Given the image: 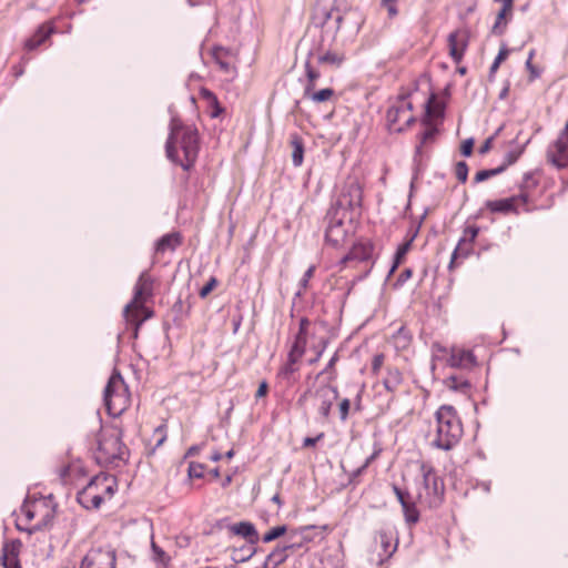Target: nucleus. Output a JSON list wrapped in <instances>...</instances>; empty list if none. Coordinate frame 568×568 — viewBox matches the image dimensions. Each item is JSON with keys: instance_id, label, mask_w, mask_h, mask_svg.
Instances as JSON below:
<instances>
[{"instance_id": "nucleus-1", "label": "nucleus", "mask_w": 568, "mask_h": 568, "mask_svg": "<svg viewBox=\"0 0 568 568\" xmlns=\"http://www.w3.org/2000/svg\"><path fill=\"white\" fill-rule=\"evenodd\" d=\"M129 458V449L122 442V430L118 427L103 428L98 436L95 460L102 466H115L125 464Z\"/></svg>"}, {"instance_id": "nucleus-2", "label": "nucleus", "mask_w": 568, "mask_h": 568, "mask_svg": "<svg viewBox=\"0 0 568 568\" xmlns=\"http://www.w3.org/2000/svg\"><path fill=\"white\" fill-rule=\"evenodd\" d=\"M437 428L433 445L443 450H450L462 438L463 425L457 410L452 405H442L435 414Z\"/></svg>"}, {"instance_id": "nucleus-3", "label": "nucleus", "mask_w": 568, "mask_h": 568, "mask_svg": "<svg viewBox=\"0 0 568 568\" xmlns=\"http://www.w3.org/2000/svg\"><path fill=\"white\" fill-rule=\"evenodd\" d=\"M103 400L110 416H120L130 406L129 387L121 373L114 369L103 392Z\"/></svg>"}, {"instance_id": "nucleus-4", "label": "nucleus", "mask_w": 568, "mask_h": 568, "mask_svg": "<svg viewBox=\"0 0 568 568\" xmlns=\"http://www.w3.org/2000/svg\"><path fill=\"white\" fill-rule=\"evenodd\" d=\"M409 92L400 93L386 113V122L390 132L402 133L406 131L416 119L412 114L413 104L408 101Z\"/></svg>"}, {"instance_id": "nucleus-5", "label": "nucleus", "mask_w": 568, "mask_h": 568, "mask_svg": "<svg viewBox=\"0 0 568 568\" xmlns=\"http://www.w3.org/2000/svg\"><path fill=\"white\" fill-rule=\"evenodd\" d=\"M420 474L423 477L422 486L424 491H418L417 499H424L429 507L439 505L445 490L442 478L429 463H422Z\"/></svg>"}, {"instance_id": "nucleus-6", "label": "nucleus", "mask_w": 568, "mask_h": 568, "mask_svg": "<svg viewBox=\"0 0 568 568\" xmlns=\"http://www.w3.org/2000/svg\"><path fill=\"white\" fill-rule=\"evenodd\" d=\"M338 389L336 386H332L331 384L320 385L314 392L311 389L305 390L297 399L296 404L302 407L306 403L308 396H312L314 399V407L320 415V417L327 422L331 416V409L333 404L338 398Z\"/></svg>"}, {"instance_id": "nucleus-7", "label": "nucleus", "mask_w": 568, "mask_h": 568, "mask_svg": "<svg viewBox=\"0 0 568 568\" xmlns=\"http://www.w3.org/2000/svg\"><path fill=\"white\" fill-rule=\"evenodd\" d=\"M314 528L313 526H305L296 531H293L290 536L291 539L300 537V540H292L285 542L282 546L274 548L265 558L262 568H276L283 564L295 550L303 546L304 540H310L306 532Z\"/></svg>"}, {"instance_id": "nucleus-8", "label": "nucleus", "mask_w": 568, "mask_h": 568, "mask_svg": "<svg viewBox=\"0 0 568 568\" xmlns=\"http://www.w3.org/2000/svg\"><path fill=\"white\" fill-rule=\"evenodd\" d=\"M346 213L331 206L324 217L325 242L333 247L342 245L348 234L345 226Z\"/></svg>"}, {"instance_id": "nucleus-9", "label": "nucleus", "mask_w": 568, "mask_h": 568, "mask_svg": "<svg viewBox=\"0 0 568 568\" xmlns=\"http://www.w3.org/2000/svg\"><path fill=\"white\" fill-rule=\"evenodd\" d=\"M178 142L184 153V161H181L176 155V161L173 162L181 165L184 171H189L194 165L199 153V133L196 128H185L184 132L180 134Z\"/></svg>"}, {"instance_id": "nucleus-10", "label": "nucleus", "mask_w": 568, "mask_h": 568, "mask_svg": "<svg viewBox=\"0 0 568 568\" xmlns=\"http://www.w3.org/2000/svg\"><path fill=\"white\" fill-rule=\"evenodd\" d=\"M153 280L146 272H142L134 285L133 300L124 307V316L128 321H133L134 313L138 312L142 304L152 296Z\"/></svg>"}, {"instance_id": "nucleus-11", "label": "nucleus", "mask_w": 568, "mask_h": 568, "mask_svg": "<svg viewBox=\"0 0 568 568\" xmlns=\"http://www.w3.org/2000/svg\"><path fill=\"white\" fill-rule=\"evenodd\" d=\"M80 568H116L115 550L110 546L92 548L83 557Z\"/></svg>"}, {"instance_id": "nucleus-12", "label": "nucleus", "mask_w": 568, "mask_h": 568, "mask_svg": "<svg viewBox=\"0 0 568 568\" xmlns=\"http://www.w3.org/2000/svg\"><path fill=\"white\" fill-rule=\"evenodd\" d=\"M362 199V187L358 183L352 182L342 191L335 203L331 206L346 213L347 211L361 207Z\"/></svg>"}, {"instance_id": "nucleus-13", "label": "nucleus", "mask_w": 568, "mask_h": 568, "mask_svg": "<svg viewBox=\"0 0 568 568\" xmlns=\"http://www.w3.org/2000/svg\"><path fill=\"white\" fill-rule=\"evenodd\" d=\"M449 55L455 63H459L469 43V31L466 29L455 30L447 38Z\"/></svg>"}, {"instance_id": "nucleus-14", "label": "nucleus", "mask_w": 568, "mask_h": 568, "mask_svg": "<svg viewBox=\"0 0 568 568\" xmlns=\"http://www.w3.org/2000/svg\"><path fill=\"white\" fill-rule=\"evenodd\" d=\"M374 244L369 240L356 242L351 251L341 258L338 265L342 271L351 262H365L373 257Z\"/></svg>"}, {"instance_id": "nucleus-15", "label": "nucleus", "mask_w": 568, "mask_h": 568, "mask_svg": "<svg viewBox=\"0 0 568 568\" xmlns=\"http://www.w3.org/2000/svg\"><path fill=\"white\" fill-rule=\"evenodd\" d=\"M478 233H479V227L476 225L467 226L464 230L463 236L460 237L457 246L455 247V250L452 254V260L449 263L450 268L453 267L455 260L458 256H463V257L468 256V254L471 251V245H473L475 239L477 237Z\"/></svg>"}, {"instance_id": "nucleus-16", "label": "nucleus", "mask_w": 568, "mask_h": 568, "mask_svg": "<svg viewBox=\"0 0 568 568\" xmlns=\"http://www.w3.org/2000/svg\"><path fill=\"white\" fill-rule=\"evenodd\" d=\"M189 125H184L178 118H172L170 122V133L165 143V153L169 160L176 161V146L180 134L184 132V129Z\"/></svg>"}, {"instance_id": "nucleus-17", "label": "nucleus", "mask_w": 568, "mask_h": 568, "mask_svg": "<svg viewBox=\"0 0 568 568\" xmlns=\"http://www.w3.org/2000/svg\"><path fill=\"white\" fill-rule=\"evenodd\" d=\"M343 12L345 13H348L351 16L354 17V29L356 32H359L362 26L364 24V17L363 14L359 12L358 9H348V10H345V11H339L337 12L338 14L335 17V26L334 28L331 27V32H329V36H328V47H333V43L335 42V39H336V34L337 32L339 31L341 27H342V23L344 21V14Z\"/></svg>"}, {"instance_id": "nucleus-18", "label": "nucleus", "mask_w": 568, "mask_h": 568, "mask_svg": "<svg viewBox=\"0 0 568 568\" xmlns=\"http://www.w3.org/2000/svg\"><path fill=\"white\" fill-rule=\"evenodd\" d=\"M21 546L19 539L3 544L1 560L4 568H22L18 558Z\"/></svg>"}, {"instance_id": "nucleus-19", "label": "nucleus", "mask_w": 568, "mask_h": 568, "mask_svg": "<svg viewBox=\"0 0 568 568\" xmlns=\"http://www.w3.org/2000/svg\"><path fill=\"white\" fill-rule=\"evenodd\" d=\"M310 325V321L306 317H302L300 320V327L298 332L295 336L294 343L288 352V354L303 357L306 351V344H307V328Z\"/></svg>"}, {"instance_id": "nucleus-20", "label": "nucleus", "mask_w": 568, "mask_h": 568, "mask_svg": "<svg viewBox=\"0 0 568 568\" xmlns=\"http://www.w3.org/2000/svg\"><path fill=\"white\" fill-rule=\"evenodd\" d=\"M448 364L457 368H471L477 365L476 356L469 349H453Z\"/></svg>"}, {"instance_id": "nucleus-21", "label": "nucleus", "mask_w": 568, "mask_h": 568, "mask_svg": "<svg viewBox=\"0 0 568 568\" xmlns=\"http://www.w3.org/2000/svg\"><path fill=\"white\" fill-rule=\"evenodd\" d=\"M341 8L338 6V0H335L332 8L329 10L324 9L322 12V17L318 22H315L316 27L321 28V40H320V49H324L326 45V41L328 39L331 27L328 26L329 20L333 17L334 12H339Z\"/></svg>"}, {"instance_id": "nucleus-22", "label": "nucleus", "mask_w": 568, "mask_h": 568, "mask_svg": "<svg viewBox=\"0 0 568 568\" xmlns=\"http://www.w3.org/2000/svg\"><path fill=\"white\" fill-rule=\"evenodd\" d=\"M313 51L322 52V53H318V55H317V61L321 64H329V65L339 68L343 64V62L345 61L344 53L333 51L332 47H328V40L326 41V45L323 50L320 49V43H318L316 49H314Z\"/></svg>"}, {"instance_id": "nucleus-23", "label": "nucleus", "mask_w": 568, "mask_h": 568, "mask_svg": "<svg viewBox=\"0 0 568 568\" xmlns=\"http://www.w3.org/2000/svg\"><path fill=\"white\" fill-rule=\"evenodd\" d=\"M100 477L92 478L89 484L78 493L77 499L79 503H85V498L90 497V508L98 509L103 503V497L99 494H94L93 489L97 487L100 481Z\"/></svg>"}, {"instance_id": "nucleus-24", "label": "nucleus", "mask_w": 568, "mask_h": 568, "mask_svg": "<svg viewBox=\"0 0 568 568\" xmlns=\"http://www.w3.org/2000/svg\"><path fill=\"white\" fill-rule=\"evenodd\" d=\"M230 530L233 534L245 538L247 540L248 545L255 546L258 542L260 537H258L257 530H256L255 526L250 521H240V523L233 524L230 527Z\"/></svg>"}, {"instance_id": "nucleus-25", "label": "nucleus", "mask_w": 568, "mask_h": 568, "mask_svg": "<svg viewBox=\"0 0 568 568\" xmlns=\"http://www.w3.org/2000/svg\"><path fill=\"white\" fill-rule=\"evenodd\" d=\"M517 197H507L501 200H487L485 202V207L488 209L491 213H517L516 207Z\"/></svg>"}, {"instance_id": "nucleus-26", "label": "nucleus", "mask_w": 568, "mask_h": 568, "mask_svg": "<svg viewBox=\"0 0 568 568\" xmlns=\"http://www.w3.org/2000/svg\"><path fill=\"white\" fill-rule=\"evenodd\" d=\"M182 244V236L179 232L168 233L161 236L155 244V252L163 254L168 251H175Z\"/></svg>"}, {"instance_id": "nucleus-27", "label": "nucleus", "mask_w": 568, "mask_h": 568, "mask_svg": "<svg viewBox=\"0 0 568 568\" xmlns=\"http://www.w3.org/2000/svg\"><path fill=\"white\" fill-rule=\"evenodd\" d=\"M54 32V27L51 23H43L38 27L37 31L32 37H30L26 42V48L28 50H34L39 45H41L52 33Z\"/></svg>"}, {"instance_id": "nucleus-28", "label": "nucleus", "mask_w": 568, "mask_h": 568, "mask_svg": "<svg viewBox=\"0 0 568 568\" xmlns=\"http://www.w3.org/2000/svg\"><path fill=\"white\" fill-rule=\"evenodd\" d=\"M301 357L287 354V361L286 363L280 368L277 376L286 381L288 384L295 382L294 374L298 372L300 367L297 363L300 362Z\"/></svg>"}, {"instance_id": "nucleus-29", "label": "nucleus", "mask_w": 568, "mask_h": 568, "mask_svg": "<svg viewBox=\"0 0 568 568\" xmlns=\"http://www.w3.org/2000/svg\"><path fill=\"white\" fill-rule=\"evenodd\" d=\"M290 144L292 148V163L295 168L303 164L304 160V142L298 133H292L290 135Z\"/></svg>"}, {"instance_id": "nucleus-30", "label": "nucleus", "mask_w": 568, "mask_h": 568, "mask_svg": "<svg viewBox=\"0 0 568 568\" xmlns=\"http://www.w3.org/2000/svg\"><path fill=\"white\" fill-rule=\"evenodd\" d=\"M513 7H509V4L501 6L500 10L498 11L496 16L495 23L491 27V34L494 36H503L506 32L507 29V16L511 17Z\"/></svg>"}, {"instance_id": "nucleus-31", "label": "nucleus", "mask_w": 568, "mask_h": 568, "mask_svg": "<svg viewBox=\"0 0 568 568\" xmlns=\"http://www.w3.org/2000/svg\"><path fill=\"white\" fill-rule=\"evenodd\" d=\"M403 383L402 372L397 367H387V374L383 379V385L389 393H395Z\"/></svg>"}, {"instance_id": "nucleus-32", "label": "nucleus", "mask_w": 568, "mask_h": 568, "mask_svg": "<svg viewBox=\"0 0 568 568\" xmlns=\"http://www.w3.org/2000/svg\"><path fill=\"white\" fill-rule=\"evenodd\" d=\"M314 55V51L308 52V57L305 61V72L307 77V83L304 88V95H308L315 88L316 80L321 77L320 72L316 71L311 64V57Z\"/></svg>"}, {"instance_id": "nucleus-33", "label": "nucleus", "mask_w": 568, "mask_h": 568, "mask_svg": "<svg viewBox=\"0 0 568 568\" xmlns=\"http://www.w3.org/2000/svg\"><path fill=\"white\" fill-rule=\"evenodd\" d=\"M405 523L408 526L416 525L419 521L420 514L416 507V501L414 498L409 499L407 503H403L402 505Z\"/></svg>"}, {"instance_id": "nucleus-34", "label": "nucleus", "mask_w": 568, "mask_h": 568, "mask_svg": "<svg viewBox=\"0 0 568 568\" xmlns=\"http://www.w3.org/2000/svg\"><path fill=\"white\" fill-rule=\"evenodd\" d=\"M257 549L254 545H246L240 548H233L232 550V560L235 562H244L250 560L255 554Z\"/></svg>"}, {"instance_id": "nucleus-35", "label": "nucleus", "mask_w": 568, "mask_h": 568, "mask_svg": "<svg viewBox=\"0 0 568 568\" xmlns=\"http://www.w3.org/2000/svg\"><path fill=\"white\" fill-rule=\"evenodd\" d=\"M412 341L410 332L402 325L394 334L393 342L397 349H405L409 346Z\"/></svg>"}, {"instance_id": "nucleus-36", "label": "nucleus", "mask_w": 568, "mask_h": 568, "mask_svg": "<svg viewBox=\"0 0 568 568\" xmlns=\"http://www.w3.org/2000/svg\"><path fill=\"white\" fill-rule=\"evenodd\" d=\"M445 383L448 388L463 393L470 388V383L466 378L457 375H450L446 378Z\"/></svg>"}, {"instance_id": "nucleus-37", "label": "nucleus", "mask_w": 568, "mask_h": 568, "mask_svg": "<svg viewBox=\"0 0 568 568\" xmlns=\"http://www.w3.org/2000/svg\"><path fill=\"white\" fill-rule=\"evenodd\" d=\"M547 158L548 161L558 169L568 168V149H566L565 153L557 154L552 148H548Z\"/></svg>"}, {"instance_id": "nucleus-38", "label": "nucleus", "mask_w": 568, "mask_h": 568, "mask_svg": "<svg viewBox=\"0 0 568 568\" xmlns=\"http://www.w3.org/2000/svg\"><path fill=\"white\" fill-rule=\"evenodd\" d=\"M525 146H526V144L517 145L516 148L509 150L505 154L504 162L499 166L504 168V171H505L509 165L516 163L517 160L520 158V155L524 153Z\"/></svg>"}, {"instance_id": "nucleus-39", "label": "nucleus", "mask_w": 568, "mask_h": 568, "mask_svg": "<svg viewBox=\"0 0 568 568\" xmlns=\"http://www.w3.org/2000/svg\"><path fill=\"white\" fill-rule=\"evenodd\" d=\"M437 132L438 131H437V129L435 126H429L423 133H420L419 142H418V144L416 145V149H415V159L417 156L422 155L423 145L425 143H427L428 141L434 140V138L437 134Z\"/></svg>"}, {"instance_id": "nucleus-40", "label": "nucleus", "mask_w": 568, "mask_h": 568, "mask_svg": "<svg viewBox=\"0 0 568 568\" xmlns=\"http://www.w3.org/2000/svg\"><path fill=\"white\" fill-rule=\"evenodd\" d=\"M549 148H552L557 154L566 152V149H568V122L560 132L558 139Z\"/></svg>"}, {"instance_id": "nucleus-41", "label": "nucleus", "mask_w": 568, "mask_h": 568, "mask_svg": "<svg viewBox=\"0 0 568 568\" xmlns=\"http://www.w3.org/2000/svg\"><path fill=\"white\" fill-rule=\"evenodd\" d=\"M376 540L381 544V547L387 556H390L396 550L397 545L395 544L392 546V537L387 534V531H378Z\"/></svg>"}, {"instance_id": "nucleus-42", "label": "nucleus", "mask_w": 568, "mask_h": 568, "mask_svg": "<svg viewBox=\"0 0 568 568\" xmlns=\"http://www.w3.org/2000/svg\"><path fill=\"white\" fill-rule=\"evenodd\" d=\"M202 97L209 101V103L213 106L211 112L212 118H217L224 109L220 105L216 95L207 89L202 90Z\"/></svg>"}, {"instance_id": "nucleus-43", "label": "nucleus", "mask_w": 568, "mask_h": 568, "mask_svg": "<svg viewBox=\"0 0 568 568\" xmlns=\"http://www.w3.org/2000/svg\"><path fill=\"white\" fill-rule=\"evenodd\" d=\"M334 94L335 92L333 89L325 88L316 92L313 90L308 95L304 97L311 99L313 102L322 103L328 101Z\"/></svg>"}, {"instance_id": "nucleus-44", "label": "nucleus", "mask_w": 568, "mask_h": 568, "mask_svg": "<svg viewBox=\"0 0 568 568\" xmlns=\"http://www.w3.org/2000/svg\"><path fill=\"white\" fill-rule=\"evenodd\" d=\"M509 49L506 44H503L499 49V52L497 57L495 58L494 62L491 63L489 68V79L491 80L496 71L498 70L500 63L507 59L509 55Z\"/></svg>"}, {"instance_id": "nucleus-45", "label": "nucleus", "mask_w": 568, "mask_h": 568, "mask_svg": "<svg viewBox=\"0 0 568 568\" xmlns=\"http://www.w3.org/2000/svg\"><path fill=\"white\" fill-rule=\"evenodd\" d=\"M315 270H316V266L315 265H311L304 273V275L302 276L300 283H298V291L295 293V297H301L303 295V293L307 290L308 287V282L314 276V273H315Z\"/></svg>"}, {"instance_id": "nucleus-46", "label": "nucleus", "mask_w": 568, "mask_h": 568, "mask_svg": "<svg viewBox=\"0 0 568 568\" xmlns=\"http://www.w3.org/2000/svg\"><path fill=\"white\" fill-rule=\"evenodd\" d=\"M339 357L337 352L331 357L328 363L326 364L325 368L320 373V375H327L328 382H333L337 377V373L335 369V365L338 362Z\"/></svg>"}, {"instance_id": "nucleus-47", "label": "nucleus", "mask_w": 568, "mask_h": 568, "mask_svg": "<svg viewBox=\"0 0 568 568\" xmlns=\"http://www.w3.org/2000/svg\"><path fill=\"white\" fill-rule=\"evenodd\" d=\"M503 172H504V168H500V166H497L495 169L478 171L474 176V182L475 183L484 182V181H486L490 178H494Z\"/></svg>"}, {"instance_id": "nucleus-48", "label": "nucleus", "mask_w": 568, "mask_h": 568, "mask_svg": "<svg viewBox=\"0 0 568 568\" xmlns=\"http://www.w3.org/2000/svg\"><path fill=\"white\" fill-rule=\"evenodd\" d=\"M286 531H287V527L285 525L273 527L266 534L263 535L262 540L265 544L271 542V541L282 537L283 535H285Z\"/></svg>"}, {"instance_id": "nucleus-49", "label": "nucleus", "mask_w": 568, "mask_h": 568, "mask_svg": "<svg viewBox=\"0 0 568 568\" xmlns=\"http://www.w3.org/2000/svg\"><path fill=\"white\" fill-rule=\"evenodd\" d=\"M416 233H417V231L413 234V236L408 241L402 243L397 247L396 253L394 255V260L397 262V264H402V262L404 261V258H405L407 252L409 251L412 243L416 236Z\"/></svg>"}, {"instance_id": "nucleus-50", "label": "nucleus", "mask_w": 568, "mask_h": 568, "mask_svg": "<svg viewBox=\"0 0 568 568\" xmlns=\"http://www.w3.org/2000/svg\"><path fill=\"white\" fill-rule=\"evenodd\" d=\"M225 50L223 48H215L213 50V58L215 62L219 64L220 69L224 72H230L231 64L223 59V55L225 54Z\"/></svg>"}, {"instance_id": "nucleus-51", "label": "nucleus", "mask_w": 568, "mask_h": 568, "mask_svg": "<svg viewBox=\"0 0 568 568\" xmlns=\"http://www.w3.org/2000/svg\"><path fill=\"white\" fill-rule=\"evenodd\" d=\"M53 511L51 510H48L45 513V515L43 516V518L41 519V521H39L38 524H36L34 526H32L28 531L29 534H32L34 531H38V530H41L48 526H50L53 521Z\"/></svg>"}, {"instance_id": "nucleus-52", "label": "nucleus", "mask_w": 568, "mask_h": 568, "mask_svg": "<svg viewBox=\"0 0 568 568\" xmlns=\"http://www.w3.org/2000/svg\"><path fill=\"white\" fill-rule=\"evenodd\" d=\"M455 174L459 182L465 183L468 178V165L465 161H459L455 165Z\"/></svg>"}, {"instance_id": "nucleus-53", "label": "nucleus", "mask_w": 568, "mask_h": 568, "mask_svg": "<svg viewBox=\"0 0 568 568\" xmlns=\"http://www.w3.org/2000/svg\"><path fill=\"white\" fill-rule=\"evenodd\" d=\"M538 184V181L534 176L532 172H526L523 176V182L519 185L520 190H531L535 189Z\"/></svg>"}, {"instance_id": "nucleus-54", "label": "nucleus", "mask_w": 568, "mask_h": 568, "mask_svg": "<svg viewBox=\"0 0 568 568\" xmlns=\"http://www.w3.org/2000/svg\"><path fill=\"white\" fill-rule=\"evenodd\" d=\"M204 474V465L191 462L187 467L189 478H202Z\"/></svg>"}, {"instance_id": "nucleus-55", "label": "nucleus", "mask_w": 568, "mask_h": 568, "mask_svg": "<svg viewBox=\"0 0 568 568\" xmlns=\"http://www.w3.org/2000/svg\"><path fill=\"white\" fill-rule=\"evenodd\" d=\"M397 1L398 0H381V7L386 9L388 18L390 19L398 14Z\"/></svg>"}, {"instance_id": "nucleus-56", "label": "nucleus", "mask_w": 568, "mask_h": 568, "mask_svg": "<svg viewBox=\"0 0 568 568\" xmlns=\"http://www.w3.org/2000/svg\"><path fill=\"white\" fill-rule=\"evenodd\" d=\"M393 491H394L398 503L400 504V506L403 505V503H407L409 499L413 498V496L410 495V493L408 490L402 489L397 485H393Z\"/></svg>"}, {"instance_id": "nucleus-57", "label": "nucleus", "mask_w": 568, "mask_h": 568, "mask_svg": "<svg viewBox=\"0 0 568 568\" xmlns=\"http://www.w3.org/2000/svg\"><path fill=\"white\" fill-rule=\"evenodd\" d=\"M151 547H152L154 560L162 562V564H166L170 560V558L165 554V551L162 548H160L155 542H152Z\"/></svg>"}, {"instance_id": "nucleus-58", "label": "nucleus", "mask_w": 568, "mask_h": 568, "mask_svg": "<svg viewBox=\"0 0 568 568\" xmlns=\"http://www.w3.org/2000/svg\"><path fill=\"white\" fill-rule=\"evenodd\" d=\"M349 409H351V400L348 398H343L338 404L339 419L342 422H345L347 419Z\"/></svg>"}, {"instance_id": "nucleus-59", "label": "nucleus", "mask_w": 568, "mask_h": 568, "mask_svg": "<svg viewBox=\"0 0 568 568\" xmlns=\"http://www.w3.org/2000/svg\"><path fill=\"white\" fill-rule=\"evenodd\" d=\"M327 345H328V339L321 338L320 343L316 346H314V349L316 351V355L314 358L310 359L311 365L318 362V359L322 357L324 351L326 349Z\"/></svg>"}, {"instance_id": "nucleus-60", "label": "nucleus", "mask_w": 568, "mask_h": 568, "mask_svg": "<svg viewBox=\"0 0 568 568\" xmlns=\"http://www.w3.org/2000/svg\"><path fill=\"white\" fill-rule=\"evenodd\" d=\"M217 285L216 277L212 276L207 283L200 290L199 295L201 298H205Z\"/></svg>"}, {"instance_id": "nucleus-61", "label": "nucleus", "mask_w": 568, "mask_h": 568, "mask_svg": "<svg viewBox=\"0 0 568 568\" xmlns=\"http://www.w3.org/2000/svg\"><path fill=\"white\" fill-rule=\"evenodd\" d=\"M534 54L535 50H531L526 61V68L529 71L531 79L538 78L540 75L539 70L531 62Z\"/></svg>"}, {"instance_id": "nucleus-62", "label": "nucleus", "mask_w": 568, "mask_h": 568, "mask_svg": "<svg viewBox=\"0 0 568 568\" xmlns=\"http://www.w3.org/2000/svg\"><path fill=\"white\" fill-rule=\"evenodd\" d=\"M434 101H435V97L432 95L426 104V118L423 120V123L426 125H430L429 118L434 116L436 114L435 110L433 109Z\"/></svg>"}, {"instance_id": "nucleus-63", "label": "nucleus", "mask_w": 568, "mask_h": 568, "mask_svg": "<svg viewBox=\"0 0 568 568\" xmlns=\"http://www.w3.org/2000/svg\"><path fill=\"white\" fill-rule=\"evenodd\" d=\"M473 148H474V140L471 138L467 139L460 145V153L464 156H470L473 154Z\"/></svg>"}, {"instance_id": "nucleus-64", "label": "nucleus", "mask_w": 568, "mask_h": 568, "mask_svg": "<svg viewBox=\"0 0 568 568\" xmlns=\"http://www.w3.org/2000/svg\"><path fill=\"white\" fill-rule=\"evenodd\" d=\"M501 129H503L501 126H500V128H498V129H497V131L495 132V134H494L493 136L488 138V139H487V140H486L481 145H480V148H479V150H478V152H479L480 154H485V153H487V152L491 149L493 141H494L495 136H496L497 134H499V132L501 131Z\"/></svg>"}]
</instances>
